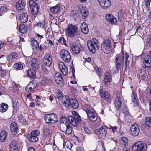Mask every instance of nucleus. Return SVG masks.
<instances>
[{
    "label": "nucleus",
    "instance_id": "obj_1",
    "mask_svg": "<svg viewBox=\"0 0 151 151\" xmlns=\"http://www.w3.org/2000/svg\"><path fill=\"white\" fill-rule=\"evenodd\" d=\"M60 122L64 124L60 127L62 131L67 134H70L72 132V127L68 124L67 119L65 117H62L60 119Z\"/></svg>",
    "mask_w": 151,
    "mask_h": 151
},
{
    "label": "nucleus",
    "instance_id": "obj_2",
    "mask_svg": "<svg viewBox=\"0 0 151 151\" xmlns=\"http://www.w3.org/2000/svg\"><path fill=\"white\" fill-rule=\"evenodd\" d=\"M80 121V117L76 112H72V114L68 117L67 122L74 127H77Z\"/></svg>",
    "mask_w": 151,
    "mask_h": 151
},
{
    "label": "nucleus",
    "instance_id": "obj_3",
    "mask_svg": "<svg viewBox=\"0 0 151 151\" xmlns=\"http://www.w3.org/2000/svg\"><path fill=\"white\" fill-rule=\"evenodd\" d=\"M87 44L89 51L92 53H94L96 50H98L99 47L98 40L95 38H93L91 41H88Z\"/></svg>",
    "mask_w": 151,
    "mask_h": 151
},
{
    "label": "nucleus",
    "instance_id": "obj_4",
    "mask_svg": "<svg viewBox=\"0 0 151 151\" xmlns=\"http://www.w3.org/2000/svg\"><path fill=\"white\" fill-rule=\"evenodd\" d=\"M85 110L86 111L87 115L92 121L94 122L96 120L97 117L96 114L93 108L90 105H87L85 106Z\"/></svg>",
    "mask_w": 151,
    "mask_h": 151
},
{
    "label": "nucleus",
    "instance_id": "obj_5",
    "mask_svg": "<svg viewBox=\"0 0 151 151\" xmlns=\"http://www.w3.org/2000/svg\"><path fill=\"white\" fill-rule=\"evenodd\" d=\"M147 145L142 141H139L136 142L132 146V151H146Z\"/></svg>",
    "mask_w": 151,
    "mask_h": 151
},
{
    "label": "nucleus",
    "instance_id": "obj_6",
    "mask_svg": "<svg viewBox=\"0 0 151 151\" xmlns=\"http://www.w3.org/2000/svg\"><path fill=\"white\" fill-rule=\"evenodd\" d=\"M45 122L49 124H54L58 121L56 114H47L44 116Z\"/></svg>",
    "mask_w": 151,
    "mask_h": 151
},
{
    "label": "nucleus",
    "instance_id": "obj_7",
    "mask_svg": "<svg viewBox=\"0 0 151 151\" xmlns=\"http://www.w3.org/2000/svg\"><path fill=\"white\" fill-rule=\"evenodd\" d=\"M68 35L70 37H74L78 32V28L75 25L69 24L68 25L66 29Z\"/></svg>",
    "mask_w": 151,
    "mask_h": 151
},
{
    "label": "nucleus",
    "instance_id": "obj_8",
    "mask_svg": "<svg viewBox=\"0 0 151 151\" xmlns=\"http://www.w3.org/2000/svg\"><path fill=\"white\" fill-rule=\"evenodd\" d=\"M60 55L62 60L65 63L69 62L70 60V54L67 50H62L60 52Z\"/></svg>",
    "mask_w": 151,
    "mask_h": 151
},
{
    "label": "nucleus",
    "instance_id": "obj_9",
    "mask_svg": "<svg viewBox=\"0 0 151 151\" xmlns=\"http://www.w3.org/2000/svg\"><path fill=\"white\" fill-rule=\"evenodd\" d=\"M141 65L145 68H149L151 67V56L146 55L142 58Z\"/></svg>",
    "mask_w": 151,
    "mask_h": 151
},
{
    "label": "nucleus",
    "instance_id": "obj_10",
    "mask_svg": "<svg viewBox=\"0 0 151 151\" xmlns=\"http://www.w3.org/2000/svg\"><path fill=\"white\" fill-rule=\"evenodd\" d=\"M40 134V131L38 130H35L31 132L30 134L27 136L28 139L30 141L35 142L38 141L39 136Z\"/></svg>",
    "mask_w": 151,
    "mask_h": 151
},
{
    "label": "nucleus",
    "instance_id": "obj_11",
    "mask_svg": "<svg viewBox=\"0 0 151 151\" xmlns=\"http://www.w3.org/2000/svg\"><path fill=\"white\" fill-rule=\"evenodd\" d=\"M140 132V129L138 125L135 123L131 125L130 128V134L133 136H138Z\"/></svg>",
    "mask_w": 151,
    "mask_h": 151
},
{
    "label": "nucleus",
    "instance_id": "obj_12",
    "mask_svg": "<svg viewBox=\"0 0 151 151\" xmlns=\"http://www.w3.org/2000/svg\"><path fill=\"white\" fill-rule=\"evenodd\" d=\"M106 128H107L108 127L106 126L105 127H101L99 128L96 130V134L99 136V137L102 139H104L106 135L107 131Z\"/></svg>",
    "mask_w": 151,
    "mask_h": 151
},
{
    "label": "nucleus",
    "instance_id": "obj_13",
    "mask_svg": "<svg viewBox=\"0 0 151 151\" xmlns=\"http://www.w3.org/2000/svg\"><path fill=\"white\" fill-rule=\"evenodd\" d=\"M29 63L32 67L34 70H38L39 68V65L38 60L36 58H32L31 56L28 57Z\"/></svg>",
    "mask_w": 151,
    "mask_h": 151
},
{
    "label": "nucleus",
    "instance_id": "obj_14",
    "mask_svg": "<svg viewBox=\"0 0 151 151\" xmlns=\"http://www.w3.org/2000/svg\"><path fill=\"white\" fill-rule=\"evenodd\" d=\"M55 79L56 83L61 87L63 85V79L62 75L59 73H56L55 75Z\"/></svg>",
    "mask_w": 151,
    "mask_h": 151
},
{
    "label": "nucleus",
    "instance_id": "obj_15",
    "mask_svg": "<svg viewBox=\"0 0 151 151\" xmlns=\"http://www.w3.org/2000/svg\"><path fill=\"white\" fill-rule=\"evenodd\" d=\"M43 60L44 64L47 66H50L52 62V59L51 55L49 54H46L44 56Z\"/></svg>",
    "mask_w": 151,
    "mask_h": 151
},
{
    "label": "nucleus",
    "instance_id": "obj_16",
    "mask_svg": "<svg viewBox=\"0 0 151 151\" xmlns=\"http://www.w3.org/2000/svg\"><path fill=\"white\" fill-rule=\"evenodd\" d=\"M70 47L72 51L75 53H79L81 50V46L79 44H73L70 45Z\"/></svg>",
    "mask_w": 151,
    "mask_h": 151
},
{
    "label": "nucleus",
    "instance_id": "obj_17",
    "mask_svg": "<svg viewBox=\"0 0 151 151\" xmlns=\"http://www.w3.org/2000/svg\"><path fill=\"white\" fill-rule=\"evenodd\" d=\"M100 5L104 9H107L111 4L109 0H97Z\"/></svg>",
    "mask_w": 151,
    "mask_h": 151
},
{
    "label": "nucleus",
    "instance_id": "obj_18",
    "mask_svg": "<svg viewBox=\"0 0 151 151\" xmlns=\"http://www.w3.org/2000/svg\"><path fill=\"white\" fill-rule=\"evenodd\" d=\"M121 54H119L116 57V67L117 70H119L121 69V63L122 59V56L123 55V52H122Z\"/></svg>",
    "mask_w": 151,
    "mask_h": 151
},
{
    "label": "nucleus",
    "instance_id": "obj_19",
    "mask_svg": "<svg viewBox=\"0 0 151 151\" xmlns=\"http://www.w3.org/2000/svg\"><path fill=\"white\" fill-rule=\"evenodd\" d=\"M25 3L21 0L18 1L16 3V8L17 10L19 12L22 11L24 8Z\"/></svg>",
    "mask_w": 151,
    "mask_h": 151
},
{
    "label": "nucleus",
    "instance_id": "obj_20",
    "mask_svg": "<svg viewBox=\"0 0 151 151\" xmlns=\"http://www.w3.org/2000/svg\"><path fill=\"white\" fill-rule=\"evenodd\" d=\"M112 80V78L110 74L108 72H106L104 78V82L105 85H110Z\"/></svg>",
    "mask_w": 151,
    "mask_h": 151
},
{
    "label": "nucleus",
    "instance_id": "obj_21",
    "mask_svg": "<svg viewBox=\"0 0 151 151\" xmlns=\"http://www.w3.org/2000/svg\"><path fill=\"white\" fill-rule=\"evenodd\" d=\"M71 99H70L67 96L64 97L62 100V103L64 106L66 108L69 107L70 105Z\"/></svg>",
    "mask_w": 151,
    "mask_h": 151
},
{
    "label": "nucleus",
    "instance_id": "obj_22",
    "mask_svg": "<svg viewBox=\"0 0 151 151\" xmlns=\"http://www.w3.org/2000/svg\"><path fill=\"white\" fill-rule=\"evenodd\" d=\"M106 19L109 21L111 24H115L117 22L116 19L110 14H108L106 16Z\"/></svg>",
    "mask_w": 151,
    "mask_h": 151
},
{
    "label": "nucleus",
    "instance_id": "obj_23",
    "mask_svg": "<svg viewBox=\"0 0 151 151\" xmlns=\"http://www.w3.org/2000/svg\"><path fill=\"white\" fill-rule=\"evenodd\" d=\"M81 29L82 32L84 34H87L88 32L89 29L88 25L85 22L81 24Z\"/></svg>",
    "mask_w": 151,
    "mask_h": 151
},
{
    "label": "nucleus",
    "instance_id": "obj_24",
    "mask_svg": "<svg viewBox=\"0 0 151 151\" xmlns=\"http://www.w3.org/2000/svg\"><path fill=\"white\" fill-rule=\"evenodd\" d=\"M121 96V94H117L115 100V104L116 106L117 107V109L118 110L119 109L121 106V102L120 100Z\"/></svg>",
    "mask_w": 151,
    "mask_h": 151
},
{
    "label": "nucleus",
    "instance_id": "obj_25",
    "mask_svg": "<svg viewBox=\"0 0 151 151\" xmlns=\"http://www.w3.org/2000/svg\"><path fill=\"white\" fill-rule=\"evenodd\" d=\"M18 127L15 122L12 123L10 126V129L11 132L13 135H15L17 130Z\"/></svg>",
    "mask_w": 151,
    "mask_h": 151
},
{
    "label": "nucleus",
    "instance_id": "obj_26",
    "mask_svg": "<svg viewBox=\"0 0 151 151\" xmlns=\"http://www.w3.org/2000/svg\"><path fill=\"white\" fill-rule=\"evenodd\" d=\"M100 97L103 99H104L106 100L109 101L110 99V96L109 93L106 91L100 93Z\"/></svg>",
    "mask_w": 151,
    "mask_h": 151
},
{
    "label": "nucleus",
    "instance_id": "obj_27",
    "mask_svg": "<svg viewBox=\"0 0 151 151\" xmlns=\"http://www.w3.org/2000/svg\"><path fill=\"white\" fill-rule=\"evenodd\" d=\"M138 76L142 79L145 80L147 76L145 71L142 69H139L138 71Z\"/></svg>",
    "mask_w": 151,
    "mask_h": 151
},
{
    "label": "nucleus",
    "instance_id": "obj_28",
    "mask_svg": "<svg viewBox=\"0 0 151 151\" xmlns=\"http://www.w3.org/2000/svg\"><path fill=\"white\" fill-rule=\"evenodd\" d=\"M60 9V5L58 4L55 6L51 7L50 9V10L51 13L55 14H57L59 11Z\"/></svg>",
    "mask_w": 151,
    "mask_h": 151
},
{
    "label": "nucleus",
    "instance_id": "obj_29",
    "mask_svg": "<svg viewBox=\"0 0 151 151\" xmlns=\"http://www.w3.org/2000/svg\"><path fill=\"white\" fill-rule=\"evenodd\" d=\"M132 101L134 103V106H138L139 104V100L137 99V97L136 94L133 92L131 96Z\"/></svg>",
    "mask_w": 151,
    "mask_h": 151
},
{
    "label": "nucleus",
    "instance_id": "obj_30",
    "mask_svg": "<svg viewBox=\"0 0 151 151\" xmlns=\"http://www.w3.org/2000/svg\"><path fill=\"white\" fill-rule=\"evenodd\" d=\"M18 118L19 122L22 124L27 125L28 124V121L26 120V118L24 117L22 114L19 115Z\"/></svg>",
    "mask_w": 151,
    "mask_h": 151
},
{
    "label": "nucleus",
    "instance_id": "obj_31",
    "mask_svg": "<svg viewBox=\"0 0 151 151\" xmlns=\"http://www.w3.org/2000/svg\"><path fill=\"white\" fill-rule=\"evenodd\" d=\"M19 19L23 23H25L28 20V15L27 13H24L20 15Z\"/></svg>",
    "mask_w": 151,
    "mask_h": 151
},
{
    "label": "nucleus",
    "instance_id": "obj_32",
    "mask_svg": "<svg viewBox=\"0 0 151 151\" xmlns=\"http://www.w3.org/2000/svg\"><path fill=\"white\" fill-rule=\"evenodd\" d=\"M7 133L4 130H2L0 132V140L2 142H4L7 138Z\"/></svg>",
    "mask_w": 151,
    "mask_h": 151
},
{
    "label": "nucleus",
    "instance_id": "obj_33",
    "mask_svg": "<svg viewBox=\"0 0 151 151\" xmlns=\"http://www.w3.org/2000/svg\"><path fill=\"white\" fill-rule=\"evenodd\" d=\"M31 45L33 49H36L39 47V43L34 38H32L31 39Z\"/></svg>",
    "mask_w": 151,
    "mask_h": 151
},
{
    "label": "nucleus",
    "instance_id": "obj_34",
    "mask_svg": "<svg viewBox=\"0 0 151 151\" xmlns=\"http://www.w3.org/2000/svg\"><path fill=\"white\" fill-rule=\"evenodd\" d=\"M12 5L8 6H2L0 8V13L1 14L4 13L7 11L11 10L12 9Z\"/></svg>",
    "mask_w": 151,
    "mask_h": 151
},
{
    "label": "nucleus",
    "instance_id": "obj_35",
    "mask_svg": "<svg viewBox=\"0 0 151 151\" xmlns=\"http://www.w3.org/2000/svg\"><path fill=\"white\" fill-rule=\"evenodd\" d=\"M70 105L71 107L75 109L77 108L79 106V104L77 101L73 98L71 99Z\"/></svg>",
    "mask_w": 151,
    "mask_h": 151
},
{
    "label": "nucleus",
    "instance_id": "obj_36",
    "mask_svg": "<svg viewBox=\"0 0 151 151\" xmlns=\"http://www.w3.org/2000/svg\"><path fill=\"white\" fill-rule=\"evenodd\" d=\"M123 55L122 56V59L123 60H125L124 63V65L125 67V68H127V65L129 63V61H128V58H129V54L127 53H125V55H124V52H123Z\"/></svg>",
    "mask_w": 151,
    "mask_h": 151
},
{
    "label": "nucleus",
    "instance_id": "obj_37",
    "mask_svg": "<svg viewBox=\"0 0 151 151\" xmlns=\"http://www.w3.org/2000/svg\"><path fill=\"white\" fill-rule=\"evenodd\" d=\"M120 144L122 146H127L128 144V139L125 137H122L119 141Z\"/></svg>",
    "mask_w": 151,
    "mask_h": 151
},
{
    "label": "nucleus",
    "instance_id": "obj_38",
    "mask_svg": "<svg viewBox=\"0 0 151 151\" xmlns=\"http://www.w3.org/2000/svg\"><path fill=\"white\" fill-rule=\"evenodd\" d=\"M8 107V105L4 103H2L1 104L0 107V112L3 113L5 112L7 109Z\"/></svg>",
    "mask_w": 151,
    "mask_h": 151
},
{
    "label": "nucleus",
    "instance_id": "obj_39",
    "mask_svg": "<svg viewBox=\"0 0 151 151\" xmlns=\"http://www.w3.org/2000/svg\"><path fill=\"white\" fill-rule=\"evenodd\" d=\"M17 57V55L16 53L12 52L8 56L7 59L9 61H10L13 60L14 59L16 58Z\"/></svg>",
    "mask_w": 151,
    "mask_h": 151
},
{
    "label": "nucleus",
    "instance_id": "obj_40",
    "mask_svg": "<svg viewBox=\"0 0 151 151\" xmlns=\"http://www.w3.org/2000/svg\"><path fill=\"white\" fill-rule=\"evenodd\" d=\"M36 70L29 69L27 72V74L29 77L32 78H34L35 76Z\"/></svg>",
    "mask_w": 151,
    "mask_h": 151
},
{
    "label": "nucleus",
    "instance_id": "obj_41",
    "mask_svg": "<svg viewBox=\"0 0 151 151\" xmlns=\"http://www.w3.org/2000/svg\"><path fill=\"white\" fill-rule=\"evenodd\" d=\"M35 6H32V7L30 8L31 9V13L33 15L36 14L39 11V9L38 5L37 4H35Z\"/></svg>",
    "mask_w": 151,
    "mask_h": 151
},
{
    "label": "nucleus",
    "instance_id": "obj_42",
    "mask_svg": "<svg viewBox=\"0 0 151 151\" xmlns=\"http://www.w3.org/2000/svg\"><path fill=\"white\" fill-rule=\"evenodd\" d=\"M56 91L55 97L56 98L59 100H61L63 98L62 92L59 89H57Z\"/></svg>",
    "mask_w": 151,
    "mask_h": 151
},
{
    "label": "nucleus",
    "instance_id": "obj_43",
    "mask_svg": "<svg viewBox=\"0 0 151 151\" xmlns=\"http://www.w3.org/2000/svg\"><path fill=\"white\" fill-rule=\"evenodd\" d=\"M108 46H111V41L109 39L104 40L103 42V44L101 45V47H105Z\"/></svg>",
    "mask_w": 151,
    "mask_h": 151
},
{
    "label": "nucleus",
    "instance_id": "obj_44",
    "mask_svg": "<svg viewBox=\"0 0 151 151\" xmlns=\"http://www.w3.org/2000/svg\"><path fill=\"white\" fill-rule=\"evenodd\" d=\"M43 135L45 137L48 136L50 133V127H45L43 129Z\"/></svg>",
    "mask_w": 151,
    "mask_h": 151
},
{
    "label": "nucleus",
    "instance_id": "obj_45",
    "mask_svg": "<svg viewBox=\"0 0 151 151\" xmlns=\"http://www.w3.org/2000/svg\"><path fill=\"white\" fill-rule=\"evenodd\" d=\"M101 49L104 53L109 54L111 52L112 47L111 46H108L105 47L101 48Z\"/></svg>",
    "mask_w": 151,
    "mask_h": 151
},
{
    "label": "nucleus",
    "instance_id": "obj_46",
    "mask_svg": "<svg viewBox=\"0 0 151 151\" xmlns=\"http://www.w3.org/2000/svg\"><path fill=\"white\" fill-rule=\"evenodd\" d=\"M20 32L22 33H24L27 31V27L24 24H22L19 27Z\"/></svg>",
    "mask_w": 151,
    "mask_h": 151
},
{
    "label": "nucleus",
    "instance_id": "obj_47",
    "mask_svg": "<svg viewBox=\"0 0 151 151\" xmlns=\"http://www.w3.org/2000/svg\"><path fill=\"white\" fill-rule=\"evenodd\" d=\"M146 125L149 127H151V117L146 118L145 120Z\"/></svg>",
    "mask_w": 151,
    "mask_h": 151
},
{
    "label": "nucleus",
    "instance_id": "obj_48",
    "mask_svg": "<svg viewBox=\"0 0 151 151\" xmlns=\"http://www.w3.org/2000/svg\"><path fill=\"white\" fill-rule=\"evenodd\" d=\"M71 15L72 17L75 20H76L78 17V13L77 11H73L71 12Z\"/></svg>",
    "mask_w": 151,
    "mask_h": 151
},
{
    "label": "nucleus",
    "instance_id": "obj_49",
    "mask_svg": "<svg viewBox=\"0 0 151 151\" xmlns=\"http://www.w3.org/2000/svg\"><path fill=\"white\" fill-rule=\"evenodd\" d=\"M29 84L34 90L37 86V82L36 80H34L30 82Z\"/></svg>",
    "mask_w": 151,
    "mask_h": 151
},
{
    "label": "nucleus",
    "instance_id": "obj_50",
    "mask_svg": "<svg viewBox=\"0 0 151 151\" xmlns=\"http://www.w3.org/2000/svg\"><path fill=\"white\" fill-rule=\"evenodd\" d=\"M13 67L15 69L18 70H22L23 68V66L22 64L16 63L14 65Z\"/></svg>",
    "mask_w": 151,
    "mask_h": 151
},
{
    "label": "nucleus",
    "instance_id": "obj_51",
    "mask_svg": "<svg viewBox=\"0 0 151 151\" xmlns=\"http://www.w3.org/2000/svg\"><path fill=\"white\" fill-rule=\"evenodd\" d=\"M18 147L17 143L15 141H12L10 144L9 149L17 148Z\"/></svg>",
    "mask_w": 151,
    "mask_h": 151
},
{
    "label": "nucleus",
    "instance_id": "obj_52",
    "mask_svg": "<svg viewBox=\"0 0 151 151\" xmlns=\"http://www.w3.org/2000/svg\"><path fill=\"white\" fill-rule=\"evenodd\" d=\"M50 80L47 79H42L41 81V83L42 85L44 86L46 84H47L50 83Z\"/></svg>",
    "mask_w": 151,
    "mask_h": 151
},
{
    "label": "nucleus",
    "instance_id": "obj_53",
    "mask_svg": "<svg viewBox=\"0 0 151 151\" xmlns=\"http://www.w3.org/2000/svg\"><path fill=\"white\" fill-rule=\"evenodd\" d=\"M10 88H11V89L13 91H15L17 90L18 88L15 83H13L10 87Z\"/></svg>",
    "mask_w": 151,
    "mask_h": 151
},
{
    "label": "nucleus",
    "instance_id": "obj_54",
    "mask_svg": "<svg viewBox=\"0 0 151 151\" xmlns=\"http://www.w3.org/2000/svg\"><path fill=\"white\" fill-rule=\"evenodd\" d=\"M12 107L13 108V113H14L16 112L17 109V105L15 101H13Z\"/></svg>",
    "mask_w": 151,
    "mask_h": 151
},
{
    "label": "nucleus",
    "instance_id": "obj_55",
    "mask_svg": "<svg viewBox=\"0 0 151 151\" xmlns=\"http://www.w3.org/2000/svg\"><path fill=\"white\" fill-rule=\"evenodd\" d=\"M81 13L83 16L86 17L88 15V12L87 10L83 9L81 11Z\"/></svg>",
    "mask_w": 151,
    "mask_h": 151
},
{
    "label": "nucleus",
    "instance_id": "obj_56",
    "mask_svg": "<svg viewBox=\"0 0 151 151\" xmlns=\"http://www.w3.org/2000/svg\"><path fill=\"white\" fill-rule=\"evenodd\" d=\"M117 128V127L116 126L113 127L112 126H110L109 127V129H111L113 133H114L116 131Z\"/></svg>",
    "mask_w": 151,
    "mask_h": 151
},
{
    "label": "nucleus",
    "instance_id": "obj_57",
    "mask_svg": "<svg viewBox=\"0 0 151 151\" xmlns=\"http://www.w3.org/2000/svg\"><path fill=\"white\" fill-rule=\"evenodd\" d=\"M122 112L124 113L125 114H129V111L127 109V107H125L123 108V109L122 110Z\"/></svg>",
    "mask_w": 151,
    "mask_h": 151
},
{
    "label": "nucleus",
    "instance_id": "obj_58",
    "mask_svg": "<svg viewBox=\"0 0 151 151\" xmlns=\"http://www.w3.org/2000/svg\"><path fill=\"white\" fill-rule=\"evenodd\" d=\"M45 26V22L43 21L42 22H40L38 24V26L41 27L42 28H44Z\"/></svg>",
    "mask_w": 151,
    "mask_h": 151
},
{
    "label": "nucleus",
    "instance_id": "obj_59",
    "mask_svg": "<svg viewBox=\"0 0 151 151\" xmlns=\"http://www.w3.org/2000/svg\"><path fill=\"white\" fill-rule=\"evenodd\" d=\"M29 5L30 6V8L32 7V6H35V4H37L34 2L33 0H29L28 2Z\"/></svg>",
    "mask_w": 151,
    "mask_h": 151
},
{
    "label": "nucleus",
    "instance_id": "obj_60",
    "mask_svg": "<svg viewBox=\"0 0 151 151\" xmlns=\"http://www.w3.org/2000/svg\"><path fill=\"white\" fill-rule=\"evenodd\" d=\"M25 89L26 91L28 92L30 91L33 90L32 87L30 86L29 84L27 85V86L26 87Z\"/></svg>",
    "mask_w": 151,
    "mask_h": 151
},
{
    "label": "nucleus",
    "instance_id": "obj_61",
    "mask_svg": "<svg viewBox=\"0 0 151 151\" xmlns=\"http://www.w3.org/2000/svg\"><path fill=\"white\" fill-rule=\"evenodd\" d=\"M61 71L62 73L64 76L68 74V70L67 68L62 69Z\"/></svg>",
    "mask_w": 151,
    "mask_h": 151
},
{
    "label": "nucleus",
    "instance_id": "obj_62",
    "mask_svg": "<svg viewBox=\"0 0 151 151\" xmlns=\"http://www.w3.org/2000/svg\"><path fill=\"white\" fill-rule=\"evenodd\" d=\"M145 5L147 8H150V4L151 2V0H146L145 1Z\"/></svg>",
    "mask_w": 151,
    "mask_h": 151
},
{
    "label": "nucleus",
    "instance_id": "obj_63",
    "mask_svg": "<svg viewBox=\"0 0 151 151\" xmlns=\"http://www.w3.org/2000/svg\"><path fill=\"white\" fill-rule=\"evenodd\" d=\"M71 92L73 94H76L77 93V91L76 90V89L75 88L73 87H71Z\"/></svg>",
    "mask_w": 151,
    "mask_h": 151
},
{
    "label": "nucleus",
    "instance_id": "obj_64",
    "mask_svg": "<svg viewBox=\"0 0 151 151\" xmlns=\"http://www.w3.org/2000/svg\"><path fill=\"white\" fill-rule=\"evenodd\" d=\"M141 30L142 29L141 27L140 26H139L137 28L135 34L136 33H138L140 32Z\"/></svg>",
    "mask_w": 151,
    "mask_h": 151
}]
</instances>
